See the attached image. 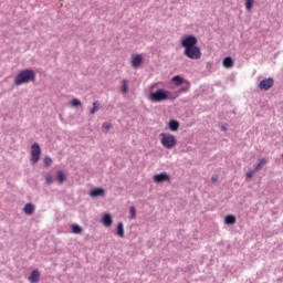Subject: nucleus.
I'll list each match as a JSON object with an SVG mask.
<instances>
[{
    "mask_svg": "<svg viewBox=\"0 0 283 283\" xmlns=\"http://www.w3.org/2000/svg\"><path fill=\"white\" fill-rule=\"evenodd\" d=\"M181 46L185 49L184 54L187 59H191L192 61H198L202 56V52L198 46V39L193 35L185 36L181 40Z\"/></svg>",
    "mask_w": 283,
    "mask_h": 283,
    "instance_id": "1",
    "label": "nucleus"
},
{
    "mask_svg": "<svg viewBox=\"0 0 283 283\" xmlns=\"http://www.w3.org/2000/svg\"><path fill=\"white\" fill-rule=\"evenodd\" d=\"M164 83H154L150 86L149 99L153 103H161L163 101H175L177 95L175 96L172 92L163 88Z\"/></svg>",
    "mask_w": 283,
    "mask_h": 283,
    "instance_id": "2",
    "label": "nucleus"
},
{
    "mask_svg": "<svg viewBox=\"0 0 283 283\" xmlns=\"http://www.w3.org/2000/svg\"><path fill=\"white\" fill-rule=\"evenodd\" d=\"M36 74L33 70H22L14 78V85H23L25 83H30L31 81H35Z\"/></svg>",
    "mask_w": 283,
    "mask_h": 283,
    "instance_id": "3",
    "label": "nucleus"
},
{
    "mask_svg": "<svg viewBox=\"0 0 283 283\" xmlns=\"http://www.w3.org/2000/svg\"><path fill=\"white\" fill-rule=\"evenodd\" d=\"M159 136L160 143L166 149H174V147H176L178 144V140L174 134L161 133Z\"/></svg>",
    "mask_w": 283,
    "mask_h": 283,
    "instance_id": "4",
    "label": "nucleus"
},
{
    "mask_svg": "<svg viewBox=\"0 0 283 283\" xmlns=\"http://www.w3.org/2000/svg\"><path fill=\"white\" fill-rule=\"evenodd\" d=\"M171 81L172 83H175V85H182V83H186V87H180V90H178V93L174 94L176 98H178L179 94H182L184 92H189L190 83L188 81H185V78H182L181 76H174Z\"/></svg>",
    "mask_w": 283,
    "mask_h": 283,
    "instance_id": "5",
    "label": "nucleus"
},
{
    "mask_svg": "<svg viewBox=\"0 0 283 283\" xmlns=\"http://www.w3.org/2000/svg\"><path fill=\"white\" fill-rule=\"evenodd\" d=\"M42 156V149L39 145V143H33L32 147H31V160L33 164L39 163V160L41 159Z\"/></svg>",
    "mask_w": 283,
    "mask_h": 283,
    "instance_id": "6",
    "label": "nucleus"
},
{
    "mask_svg": "<svg viewBox=\"0 0 283 283\" xmlns=\"http://www.w3.org/2000/svg\"><path fill=\"white\" fill-rule=\"evenodd\" d=\"M144 63V56L143 54H133L130 56V65L135 69L140 67V65H143Z\"/></svg>",
    "mask_w": 283,
    "mask_h": 283,
    "instance_id": "7",
    "label": "nucleus"
},
{
    "mask_svg": "<svg viewBox=\"0 0 283 283\" xmlns=\"http://www.w3.org/2000/svg\"><path fill=\"white\" fill-rule=\"evenodd\" d=\"M274 85V80L273 78H264L263 81L260 82L259 87L260 90H263L264 92H268L273 87Z\"/></svg>",
    "mask_w": 283,
    "mask_h": 283,
    "instance_id": "8",
    "label": "nucleus"
},
{
    "mask_svg": "<svg viewBox=\"0 0 283 283\" xmlns=\"http://www.w3.org/2000/svg\"><path fill=\"white\" fill-rule=\"evenodd\" d=\"M154 181L155 182H165V181H170V176L169 174H167L166 171L161 172V174H156L154 176Z\"/></svg>",
    "mask_w": 283,
    "mask_h": 283,
    "instance_id": "9",
    "label": "nucleus"
},
{
    "mask_svg": "<svg viewBox=\"0 0 283 283\" xmlns=\"http://www.w3.org/2000/svg\"><path fill=\"white\" fill-rule=\"evenodd\" d=\"M40 279H41V273H40L39 269H34V270L31 272V275H29V280H30V282H32V283L39 282Z\"/></svg>",
    "mask_w": 283,
    "mask_h": 283,
    "instance_id": "10",
    "label": "nucleus"
},
{
    "mask_svg": "<svg viewBox=\"0 0 283 283\" xmlns=\"http://www.w3.org/2000/svg\"><path fill=\"white\" fill-rule=\"evenodd\" d=\"M90 196H92V198H96L98 196H105V189H103L102 187H96L95 189H91Z\"/></svg>",
    "mask_w": 283,
    "mask_h": 283,
    "instance_id": "11",
    "label": "nucleus"
},
{
    "mask_svg": "<svg viewBox=\"0 0 283 283\" xmlns=\"http://www.w3.org/2000/svg\"><path fill=\"white\" fill-rule=\"evenodd\" d=\"M23 211L27 213V216H32V213L35 211V207L32 205V202H28L24 205Z\"/></svg>",
    "mask_w": 283,
    "mask_h": 283,
    "instance_id": "12",
    "label": "nucleus"
},
{
    "mask_svg": "<svg viewBox=\"0 0 283 283\" xmlns=\"http://www.w3.org/2000/svg\"><path fill=\"white\" fill-rule=\"evenodd\" d=\"M102 221H103V224H104L105 227H112V224H113V218H112L111 213H105V214L103 216Z\"/></svg>",
    "mask_w": 283,
    "mask_h": 283,
    "instance_id": "13",
    "label": "nucleus"
},
{
    "mask_svg": "<svg viewBox=\"0 0 283 283\" xmlns=\"http://www.w3.org/2000/svg\"><path fill=\"white\" fill-rule=\"evenodd\" d=\"M233 65H234V61L233 59H231V56H226V59H223V67L229 70L233 67Z\"/></svg>",
    "mask_w": 283,
    "mask_h": 283,
    "instance_id": "14",
    "label": "nucleus"
},
{
    "mask_svg": "<svg viewBox=\"0 0 283 283\" xmlns=\"http://www.w3.org/2000/svg\"><path fill=\"white\" fill-rule=\"evenodd\" d=\"M180 124L178 120H169V129L171 132H178Z\"/></svg>",
    "mask_w": 283,
    "mask_h": 283,
    "instance_id": "15",
    "label": "nucleus"
},
{
    "mask_svg": "<svg viewBox=\"0 0 283 283\" xmlns=\"http://www.w3.org/2000/svg\"><path fill=\"white\" fill-rule=\"evenodd\" d=\"M224 222H226V224H235L237 218H235V216L228 214L224 218Z\"/></svg>",
    "mask_w": 283,
    "mask_h": 283,
    "instance_id": "16",
    "label": "nucleus"
},
{
    "mask_svg": "<svg viewBox=\"0 0 283 283\" xmlns=\"http://www.w3.org/2000/svg\"><path fill=\"white\" fill-rule=\"evenodd\" d=\"M117 235H119V238H124L125 235V229H124L123 222L117 223Z\"/></svg>",
    "mask_w": 283,
    "mask_h": 283,
    "instance_id": "17",
    "label": "nucleus"
},
{
    "mask_svg": "<svg viewBox=\"0 0 283 283\" xmlns=\"http://www.w3.org/2000/svg\"><path fill=\"white\" fill-rule=\"evenodd\" d=\"M56 179H57V182H60V185H62L64 182V180H66V176H65L64 171H57Z\"/></svg>",
    "mask_w": 283,
    "mask_h": 283,
    "instance_id": "18",
    "label": "nucleus"
},
{
    "mask_svg": "<svg viewBox=\"0 0 283 283\" xmlns=\"http://www.w3.org/2000/svg\"><path fill=\"white\" fill-rule=\"evenodd\" d=\"M101 109V103L99 101H95L93 103V107L91 109V114H96V112H98Z\"/></svg>",
    "mask_w": 283,
    "mask_h": 283,
    "instance_id": "19",
    "label": "nucleus"
},
{
    "mask_svg": "<svg viewBox=\"0 0 283 283\" xmlns=\"http://www.w3.org/2000/svg\"><path fill=\"white\" fill-rule=\"evenodd\" d=\"M268 160L265 158H261V160H259L258 165H255V171H260V169H262V167H264V165H266Z\"/></svg>",
    "mask_w": 283,
    "mask_h": 283,
    "instance_id": "20",
    "label": "nucleus"
},
{
    "mask_svg": "<svg viewBox=\"0 0 283 283\" xmlns=\"http://www.w3.org/2000/svg\"><path fill=\"white\" fill-rule=\"evenodd\" d=\"M254 0H245V10H248V12H251Z\"/></svg>",
    "mask_w": 283,
    "mask_h": 283,
    "instance_id": "21",
    "label": "nucleus"
},
{
    "mask_svg": "<svg viewBox=\"0 0 283 283\" xmlns=\"http://www.w3.org/2000/svg\"><path fill=\"white\" fill-rule=\"evenodd\" d=\"M122 92L124 94H127V92H128V81H126V80L122 81Z\"/></svg>",
    "mask_w": 283,
    "mask_h": 283,
    "instance_id": "22",
    "label": "nucleus"
},
{
    "mask_svg": "<svg viewBox=\"0 0 283 283\" xmlns=\"http://www.w3.org/2000/svg\"><path fill=\"white\" fill-rule=\"evenodd\" d=\"M82 227L80 224H72V232L73 233H82Z\"/></svg>",
    "mask_w": 283,
    "mask_h": 283,
    "instance_id": "23",
    "label": "nucleus"
},
{
    "mask_svg": "<svg viewBox=\"0 0 283 283\" xmlns=\"http://www.w3.org/2000/svg\"><path fill=\"white\" fill-rule=\"evenodd\" d=\"M71 105L72 107H80L82 103L78 101V98H73V101H71Z\"/></svg>",
    "mask_w": 283,
    "mask_h": 283,
    "instance_id": "24",
    "label": "nucleus"
},
{
    "mask_svg": "<svg viewBox=\"0 0 283 283\" xmlns=\"http://www.w3.org/2000/svg\"><path fill=\"white\" fill-rule=\"evenodd\" d=\"M130 219H135L137 216L136 207L129 208Z\"/></svg>",
    "mask_w": 283,
    "mask_h": 283,
    "instance_id": "25",
    "label": "nucleus"
},
{
    "mask_svg": "<svg viewBox=\"0 0 283 283\" xmlns=\"http://www.w3.org/2000/svg\"><path fill=\"white\" fill-rule=\"evenodd\" d=\"M52 163H53V160H52V158H50V156H46V157L44 158V165H45L46 167H49L50 165H52Z\"/></svg>",
    "mask_w": 283,
    "mask_h": 283,
    "instance_id": "26",
    "label": "nucleus"
},
{
    "mask_svg": "<svg viewBox=\"0 0 283 283\" xmlns=\"http://www.w3.org/2000/svg\"><path fill=\"white\" fill-rule=\"evenodd\" d=\"M254 174H255V168H254L253 171H248V172L245 174L247 179H248V180H251V179L253 178Z\"/></svg>",
    "mask_w": 283,
    "mask_h": 283,
    "instance_id": "27",
    "label": "nucleus"
},
{
    "mask_svg": "<svg viewBox=\"0 0 283 283\" xmlns=\"http://www.w3.org/2000/svg\"><path fill=\"white\" fill-rule=\"evenodd\" d=\"M103 127H104V129H106V132H109V129H112V124L111 123H104Z\"/></svg>",
    "mask_w": 283,
    "mask_h": 283,
    "instance_id": "28",
    "label": "nucleus"
},
{
    "mask_svg": "<svg viewBox=\"0 0 283 283\" xmlns=\"http://www.w3.org/2000/svg\"><path fill=\"white\" fill-rule=\"evenodd\" d=\"M211 180H212V182H218L219 176H218L217 174H214V175L211 177Z\"/></svg>",
    "mask_w": 283,
    "mask_h": 283,
    "instance_id": "29",
    "label": "nucleus"
},
{
    "mask_svg": "<svg viewBox=\"0 0 283 283\" xmlns=\"http://www.w3.org/2000/svg\"><path fill=\"white\" fill-rule=\"evenodd\" d=\"M52 181H53L52 176H48V177H46V182H48L49 185H51Z\"/></svg>",
    "mask_w": 283,
    "mask_h": 283,
    "instance_id": "30",
    "label": "nucleus"
},
{
    "mask_svg": "<svg viewBox=\"0 0 283 283\" xmlns=\"http://www.w3.org/2000/svg\"><path fill=\"white\" fill-rule=\"evenodd\" d=\"M221 129H223V132H227V127H221Z\"/></svg>",
    "mask_w": 283,
    "mask_h": 283,
    "instance_id": "31",
    "label": "nucleus"
},
{
    "mask_svg": "<svg viewBox=\"0 0 283 283\" xmlns=\"http://www.w3.org/2000/svg\"><path fill=\"white\" fill-rule=\"evenodd\" d=\"M282 158H283V154H282Z\"/></svg>",
    "mask_w": 283,
    "mask_h": 283,
    "instance_id": "32",
    "label": "nucleus"
}]
</instances>
